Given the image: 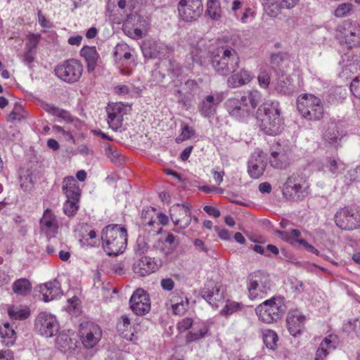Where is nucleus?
I'll return each mask as SVG.
<instances>
[{
	"label": "nucleus",
	"mask_w": 360,
	"mask_h": 360,
	"mask_svg": "<svg viewBox=\"0 0 360 360\" xmlns=\"http://www.w3.org/2000/svg\"><path fill=\"white\" fill-rule=\"evenodd\" d=\"M117 5L127 15L123 22L125 34L134 39L146 37L150 27V20L141 14L139 2L137 0H120Z\"/></svg>",
	"instance_id": "f257e3e1"
},
{
	"label": "nucleus",
	"mask_w": 360,
	"mask_h": 360,
	"mask_svg": "<svg viewBox=\"0 0 360 360\" xmlns=\"http://www.w3.org/2000/svg\"><path fill=\"white\" fill-rule=\"evenodd\" d=\"M257 125L265 134L275 136L282 131L284 120L278 102L268 101L259 106L256 112Z\"/></svg>",
	"instance_id": "f03ea898"
},
{
	"label": "nucleus",
	"mask_w": 360,
	"mask_h": 360,
	"mask_svg": "<svg viewBox=\"0 0 360 360\" xmlns=\"http://www.w3.org/2000/svg\"><path fill=\"white\" fill-rule=\"evenodd\" d=\"M259 91L252 89L246 91L238 98L228 99L225 103L229 114L240 121L245 120L257 107L262 100Z\"/></svg>",
	"instance_id": "7ed1b4c3"
},
{
	"label": "nucleus",
	"mask_w": 360,
	"mask_h": 360,
	"mask_svg": "<svg viewBox=\"0 0 360 360\" xmlns=\"http://www.w3.org/2000/svg\"><path fill=\"white\" fill-rule=\"evenodd\" d=\"M102 246L108 255H117L124 252L127 245V229L118 224L105 226L101 236Z\"/></svg>",
	"instance_id": "20e7f679"
},
{
	"label": "nucleus",
	"mask_w": 360,
	"mask_h": 360,
	"mask_svg": "<svg viewBox=\"0 0 360 360\" xmlns=\"http://www.w3.org/2000/svg\"><path fill=\"white\" fill-rule=\"evenodd\" d=\"M285 310L284 299L282 297H273L264 301L255 308V313L263 323L271 324L281 319Z\"/></svg>",
	"instance_id": "39448f33"
},
{
	"label": "nucleus",
	"mask_w": 360,
	"mask_h": 360,
	"mask_svg": "<svg viewBox=\"0 0 360 360\" xmlns=\"http://www.w3.org/2000/svg\"><path fill=\"white\" fill-rule=\"evenodd\" d=\"M239 58L236 52L230 47L224 46L217 49V53L212 60L215 70L222 75H228L238 68Z\"/></svg>",
	"instance_id": "423d86ee"
},
{
	"label": "nucleus",
	"mask_w": 360,
	"mask_h": 360,
	"mask_svg": "<svg viewBox=\"0 0 360 360\" xmlns=\"http://www.w3.org/2000/svg\"><path fill=\"white\" fill-rule=\"evenodd\" d=\"M176 329L179 334L188 331L185 335V341L191 343L203 338L207 334L210 327L207 322H194L193 319L186 317L177 323Z\"/></svg>",
	"instance_id": "0eeeda50"
},
{
	"label": "nucleus",
	"mask_w": 360,
	"mask_h": 360,
	"mask_svg": "<svg viewBox=\"0 0 360 360\" xmlns=\"http://www.w3.org/2000/svg\"><path fill=\"white\" fill-rule=\"evenodd\" d=\"M297 109L302 116L309 120H319L323 116V104L312 94H302L297 98Z\"/></svg>",
	"instance_id": "6e6552de"
},
{
	"label": "nucleus",
	"mask_w": 360,
	"mask_h": 360,
	"mask_svg": "<svg viewBox=\"0 0 360 360\" xmlns=\"http://www.w3.org/2000/svg\"><path fill=\"white\" fill-rule=\"evenodd\" d=\"M271 287L269 276L261 271L250 274L248 279L247 288L251 300L265 296Z\"/></svg>",
	"instance_id": "1a4fd4ad"
},
{
	"label": "nucleus",
	"mask_w": 360,
	"mask_h": 360,
	"mask_svg": "<svg viewBox=\"0 0 360 360\" xmlns=\"http://www.w3.org/2000/svg\"><path fill=\"white\" fill-rule=\"evenodd\" d=\"M202 297L214 308L224 304L229 297L226 287L219 282L207 281L201 290Z\"/></svg>",
	"instance_id": "9d476101"
},
{
	"label": "nucleus",
	"mask_w": 360,
	"mask_h": 360,
	"mask_svg": "<svg viewBox=\"0 0 360 360\" xmlns=\"http://www.w3.org/2000/svg\"><path fill=\"white\" fill-rule=\"evenodd\" d=\"M131 105L122 102L110 103L106 107L107 121L109 127L114 131L122 127L124 117L131 113Z\"/></svg>",
	"instance_id": "9b49d317"
},
{
	"label": "nucleus",
	"mask_w": 360,
	"mask_h": 360,
	"mask_svg": "<svg viewBox=\"0 0 360 360\" xmlns=\"http://www.w3.org/2000/svg\"><path fill=\"white\" fill-rule=\"evenodd\" d=\"M56 75L60 79L73 83L79 80L83 72L82 65L77 60H68L55 69Z\"/></svg>",
	"instance_id": "f8f14e48"
},
{
	"label": "nucleus",
	"mask_w": 360,
	"mask_h": 360,
	"mask_svg": "<svg viewBox=\"0 0 360 360\" xmlns=\"http://www.w3.org/2000/svg\"><path fill=\"white\" fill-rule=\"evenodd\" d=\"M79 338L84 347L87 349L94 347L102 337L100 326L92 322H84L80 324Z\"/></svg>",
	"instance_id": "ddd939ff"
},
{
	"label": "nucleus",
	"mask_w": 360,
	"mask_h": 360,
	"mask_svg": "<svg viewBox=\"0 0 360 360\" xmlns=\"http://www.w3.org/2000/svg\"><path fill=\"white\" fill-rule=\"evenodd\" d=\"M336 225L343 230H354L360 227V213L349 207L341 208L335 215Z\"/></svg>",
	"instance_id": "4468645a"
},
{
	"label": "nucleus",
	"mask_w": 360,
	"mask_h": 360,
	"mask_svg": "<svg viewBox=\"0 0 360 360\" xmlns=\"http://www.w3.org/2000/svg\"><path fill=\"white\" fill-rule=\"evenodd\" d=\"M201 0H181L178 5L180 18L186 22L196 20L202 13Z\"/></svg>",
	"instance_id": "2eb2a0df"
},
{
	"label": "nucleus",
	"mask_w": 360,
	"mask_h": 360,
	"mask_svg": "<svg viewBox=\"0 0 360 360\" xmlns=\"http://www.w3.org/2000/svg\"><path fill=\"white\" fill-rule=\"evenodd\" d=\"M49 110L53 114H55L57 116L60 117L67 121H70V124L68 127V131L64 130L61 127L59 126H55L53 129L55 131L60 133L62 135H63L67 140L74 141L73 135L77 134V130H82V129L84 127V124L78 120L71 119L70 114L68 113V112L65 110H60L56 108H51Z\"/></svg>",
	"instance_id": "dca6fc26"
},
{
	"label": "nucleus",
	"mask_w": 360,
	"mask_h": 360,
	"mask_svg": "<svg viewBox=\"0 0 360 360\" xmlns=\"http://www.w3.org/2000/svg\"><path fill=\"white\" fill-rule=\"evenodd\" d=\"M114 55L117 65L122 74L129 75L134 67V60L129 51V46L125 44H119L116 46Z\"/></svg>",
	"instance_id": "f3484780"
},
{
	"label": "nucleus",
	"mask_w": 360,
	"mask_h": 360,
	"mask_svg": "<svg viewBox=\"0 0 360 360\" xmlns=\"http://www.w3.org/2000/svg\"><path fill=\"white\" fill-rule=\"evenodd\" d=\"M35 326L40 334L47 338L55 335L59 330L56 318L46 312H42L38 315Z\"/></svg>",
	"instance_id": "a211bd4d"
},
{
	"label": "nucleus",
	"mask_w": 360,
	"mask_h": 360,
	"mask_svg": "<svg viewBox=\"0 0 360 360\" xmlns=\"http://www.w3.org/2000/svg\"><path fill=\"white\" fill-rule=\"evenodd\" d=\"M170 217L177 229L186 228L191 221V207L188 205L176 204L170 209Z\"/></svg>",
	"instance_id": "6ab92c4d"
},
{
	"label": "nucleus",
	"mask_w": 360,
	"mask_h": 360,
	"mask_svg": "<svg viewBox=\"0 0 360 360\" xmlns=\"http://www.w3.org/2000/svg\"><path fill=\"white\" fill-rule=\"evenodd\" d=\"M285 321L290 334L296 337L303 333L307 318L300 310L292 309L288 311Z\"/></svg>",
	"instance_id": "aec40b11"
},
{
	"label": "nucleus",
	"mask_w": 360,
	"mask_h": 360,
	"mask_svg": "<svg viewBox=\"0 0 360 360\" xmlns=\"http://www.w3.org/2000/svg\"><path fill=\"white\" fill-rule=\"evenodd\" d=\"M130 307L137 315H143L150 309V298L143 289H137L130 299Z\"/></svg>",
	"instance_id": "412c9836"
},
{
	"label": "nucleus",
	"mask_w": 360,
	"mask_h": 360,
	"mask_svg": "<svg viewBox=\"0 0 360 360\" xmlns=\"http://www.w3.org/2000/svg\"><path fill=\"white\" fill-rule=\"evenodd\" d=\"M266 167V155L260 150L255 151L250 157L248 172L251 178L258 179L263 175Z\"/></svg>",
	"instance_id": "4be33fe9"
},
{
	"label": "nucleus",
	"mask_w": 360,
	"mask_h": 360,
	"mask_svg": "<svg viewBox=\"0 0 360 360\" xmlns=\"http://www.w3.org/2000/svg\"><path fill=\"white\" fill-rule=\"evenodd\" d=\"M160 266L155 258L142 256L135 261L133 271L140 276H146L155 272Z\"/></svg>",
	"instance_id": "5701e85b"
},
{
	"label": "nucleus",
	"mask_w": 360,
	"mask_h": 360,
	"mask_svg": "<svg viewBox=\"0 0 360 360\" xmlns=\"http://www.w3.org/2000/svg\"><path fill=\"white\" fill-rule=\"evenodd\" d=\"M281 239L293 246H303L307 251L319 255V251L314 246L309 244L301 238V232L297 229H292L290 231L277 232Z\"/></svg>",
	"instance_id": "b1692460"
},
{
	"label": "nucleus",
	"mask_w": 360,
	"mask_h": 360,
	"mask_svg": "<svg viewBox=\"0 0 360 360\" xmlns=\"http://www.w3.org/2000/svg\"><path fill=\"white\" fill-rule=\"evenodd\" d=\"M222 94H216L215 95H209L205 97L199 106L200 114L207 117L214 115L219 103L223 101Z\"/></svg>",
	"instance_id": "393cba45"
},
{
	"label": "nucleus",
	"mask_w": 360,
	"mask_h": 360,
	"mask_svg": "<svg viewBox=\"0 0 360 360\" xmlns=\"http://www.w3.org/2000/svg\"><path fill=\"white\" fill-rule=\"evenodd\" d=\"M40 226L47 236H55L58 230V222L56 215L50 209H46L40 220Z\"/></svg>",
	"instance_id": "a878e982"
},
{
	"label": "nucleus",
	"mask_w": 360,
	"mask_h": 360,
	"mask_svg": "<svg viewBox=\"0 0 360 360\" xmlns=\"http://www.w3.org/2000/svg\"><path fill=\"white\" fill-rule=\"evenodd\" d=\"M342 32L345 41L349 47L358 46L360 44V25L356 22H346Z\"/></svg>",
	"instance_id": "bb28decb"
},
{
	"label": "nucleus",
	"mask_w": 360,
	"mask_h": 360,
	"mask_svg": "<svg viewBox=\"0 0 360 360\" xmlns=\"http://www.w3.org/2000/svg\"><path fill=\"white\" fill-rule=\"evenodd\" d=\"M237 68H234V71L231 72L232 75L228 79L229 86L233 88L247 84L250 83L254 77L250 71L245 68L240 70Z\"/></svg>",
	"instance_id": "cd10ccee"
},
{
	"label": "nucleus",
	"mask_w": 360,
	"mask_h": 360,
	"mask_svg": "<svg viewBox=\"0 0 360 360\" xmlns=\"http://www.w3.org/2000/svg\"><path fill=\"white\" fill-rule=\"evenodd\" d=\"M39 291L44 302L51 301L62 294L60 283L54 280L39 286Z\"/></svg>",
	"instance_id": "c85d7f7f"
},
{
	"label": "nucleus",
	"mask_w": 360,
	"mask_h": 360,
	"mask_svg": "<svg viewBox=\"0 0 360 360\" xmlns=\"http://www.w3.org/2000/svg\"><path fill=\"white\" fill-rule=\"evenodd\" d=\"M335 340L336 337L332 335L326 337L316 352L314 360H325L330 352L335 349Z\"/></svg>",
	"instance_id": "c756f323"
},
{
	"label": "nucleus",
	"mask_w": 360,
	"mask_h": 360,
	"mask_svg": "<svg viewBox=\"0 0 360 360\" xmlns=\"http://www.w3.org/2000/svg\"><path fill=\"white\" fill-rule=\"evenodd\" d=\"M63 191L67 198L79 199L81 189L76 181L72 176H68L63 179Z\"/></svg>",
	"instance_id": "7c9ffc66"
},
{
	"label": "nucleus",
	"mask_w": 360,
	"mask_h": 360,
	"mask_svg": "<svg viewBox=\"0 0 360 360\" xmlns=\"http://www.w3.org/2000/svg\"><path fill=\"white\" fill-rule=\"evenodd\" d=\"M291 58V56L287 53L274 54L270 60L271 67L283 72L290 67Z\"/></svg>",
	"instance_id": "2f4dec72"
},
{
	"label": "nucleus",
	"mask_w": 360,
	"mask_h": 360,
	"mask_svg": "<svg viewBox=\"0 0 360 360\" xmlns=\"http://www.w3.org/2000/svg\"><path fill=\"white\" fill-rule=\"evenodd\" d=\"M172 312L175 315L182 316L188 310L189 302L187 297L174 295L170 299Z\"/></svg>",
	"instance_id": "473e14b6"
},
{
	"label": "nucleus",
	"mask_w": 360,
	"mask_h": 360,
	"mask_svg": "<svg viewBox=\"0 0 360 360\" xmlns=\"http://www.w3.org/2000/svg\"><path fill=\"white\" fill-rule=\"evenodd\" d=\"M80 54L86 63L88 71L94 70L99 56L95 46H84L81 49Z\"/></svg>",
	"instance_id": "72a5a7b5"
},
{
	"label": "nucleus",
	"mask_w": 360,
	"mask_h": 360,
	"mask_svg": "<svg viewBox=\"0 0 360 360\" xmlns=\"http://www.w3.org/2000/svg\"><path fill=\"white\" fill-rule=\"evenodd\" d=\"M7 311L9 317L15 320H25L30 315V309L27 306H8Z\"/></svg>",
	"instance_id": "f704fd0d"
},
{
	"label": "nucleus",
	"mask_w": 360,
	"mask_h": 360,
	"mask_svg": "<svg viewBox=\"0 0 360 360\" xmlns=\"http://www.w3.org/2000/svg\"><path fill=\"white\" fill-rule=\"evenodd\" d=\"M0 336L6 346L13 345L16 340V333L8 323L0 326Z\"/></svg>",
	"instance_id": "c9c22d12"
},
{
	"label": "nucleus",
	"mask_w": 360,
	"mask_h": 360,
	"mask_svg": "<svg viewBox=\"0 0 360 360\" xmlns=\"http://www.w3.org/2000/svg\"><path fill=\"white\" fill-rule=\"evenodd\" d=\"M117 328L122 337L129 340H133L134 333L131 332L130 320L127 316H121L117 324Z\"/></svg>",
	"instance_id": "e433bc0d"
},
{
	"label": "nucleus",
	"mask_w": 360,
	"mask_h": 360,
	"mask_svg": "<svg viewBox=\"0 0 360 360\" xmlns=\"http://www.w3.org/2000/svg\"><path fill=\"white\" fill-rule=\"evenodd\" d=\"M270 164L275 168H285L290 162L289 156L281 152H273L271 155Z\"/></svg>",
	"instance_id": "4c0bfd02"
},
{
	"label": "nucleus",
	"mask_w": 360,
	"mask_h": 360,
	"mask_svg": "<svg viewBox=\"0 0 360 360\" xmlns=\"http://www.w3.org/2000/svg\"><path fill=\"white\" fill-rule=\"evenodd\" d=\"M224 303L225 305L219 312L221 316L232 315L234 313L242 311L244 308V305L241 302L231 300L229 297Z\"/></svg>",
	"instance_id": "58836bf2"
},
{
	"label": "nucleus",
	"mask_w": 360,
	"mask_h": 360,
	"mask_svg": "<svg viewBox=\"0 0 360 360\" xmlns=\"http://www.w3.org/2000/svg\"><path fill=\"white\" fill-rule=\"evenodd\" d=\"M79 241L83 246L96 247L99 245L100 238L94 230L90 229L82 235Z\"/></svg>",
	"instance_id": "ea45409f"
},
{
	"label": "nucleus",
	"mask_w": 360,
	"mask_h": 360,
	"mask_svg": "<svg viewBox=\"0 0 360 360\" xmlns=\"http://www.w3.org/2000/svg\"><path fill=\"white\" fill-rule=\"evenodd\" d=\"M206 13L213 20H219L222 10L219 0H208L207 2Z\"/></svg>",
	"instance_id": "a19ab883"
},
{
	"label": "nucleus",
	"mask_w": 360,
	"mask_h": 360,
	"mask_svg": "<svg viewBox=\"0 0 360 360\" xmlns=\"http://www.w3.org/2000/svg\"><path fill=\"white\" fill-rule=\"evenodd\" d=\"M262 338L264 343L265 344L267 348L273 350L277 348L278 336L274 330L271 329L263 330Z\"/></svg>",
	"instance_id": "79ce46f5"
},
{
	"label": "nucleus",
	"mask_w": 360,
	"mask_h": 360,
	"mask_svg": "<svg viewBox=\"0 0 360 360\" xmlns=\"http://www.w3.org/2000/svg\"><path fill=\"white\" fill-rule=\"evenodd\" d=\"M263 4L266 13L271 17H276L284 8L278 0H263Z\"/></svg>",
	"instance_id": "37998d69"
},
{
	"label": "nucleus",
	"mask_w": 360,
	"mask_h": 360,
	"mask_svg": "<svg viewBox=\"0 0 360 360\" xmlns=\"http://www.w3.org/2000/svg\"><path fill=\"white\" fill-rule=\"evenodd\" d=\"M275 89L277 91L285 94L290 93L292 90L291 79L282 74L277 79Z\"/></svg>",
	"instance_id": "c03bdc74"
},
{
	"label": "nucleus",
	"mask_w": 360,
	"mask_h": 360,
	"mask_svg": "<svg viewBox=\"0 0 360 360\" xmlns=\"http://www.w3.org/2000/svg\"><path fill=\"white\" fill-rule=\"evenodd\" d=\"M30 290V283L28 280L25 278L18 279L13 284V290L18 295H26Z\"/></svg>",
	"instance_id": "a18cd8bd"
},
{
	"label": "nucleus",
	"mask_w": 360,
	"mask_h": 360,
	"mask_svg": "<svg viewBox=\"0 0 360 360\" xmlns=\"http://www.w3.org/2000/svg\"><path fill=\"white\" fill-rule=\"evenodd\" d=\"M79 199L67 198L63 205L64 213L68 217L74 216L79 209Z\"/></svg>",
	"instance_id": "49530a36"
},
{
	"label": "nucleus",
	"mask_w": 360,
	"mask_h": 360,
	"mask_svg": "<svg viewBox=\"0 0 360 360\" xmlns=\"http://www.w3.org/2000/svg\"><path fill=\"white\" fill-rule=\"evenodd\" d=\"M41 39V34L29 33L25 37V50L36 51V49Z\"/></svg>",
	"instance_id": "de8ad7c7"
},
{
	"label": "nucleus",
	"mask_w": 360,
	"mask_h": 360,
	"mask_svg": "<svg viewBox=\"0 0 360 360\" xmlns=\"http://www.w3.org/2000/svg\"><path fill=\"white\" fill-rule=\"evenodd\" d=\"M181 129V134L176 139V141L178 143H181L187 139H189L195 134V130L193 129V128L189 127L187 124H182Z\"/></svg>",
	"instance_id": "09e8293b"
},
{
	"label": "nucleus",
	"mask_w": 360,
	"mask_h": 360,
	"mask_svg": "<svg viewBox=\"0 0 360 360\" xmlns=\"http://www.w3.org/2000/svg\"><path fill=\"white\" fill-rule=\"evenodd\" d=\"M258 82L262 88H267L270 83V75L266 66L261 67L257 77Z\"/></svg>",
	"instance_id": "8fccbe9b"
},
{
	"label": "nucleus",
	"mask_w": 360,
	"mask_h": 360,
	"mask_svg": "<svg viewBox=\"0 0 360 360\" xmlns=\"http://www.w3.org/2000/svg\"><path fill=\"white\" fill-rule=\"evenodd\" d=\"M27 117V111L21 105H15L9 115L11 120L20 121Z\"/></svg>",
	"instance_id": "3c124183"
},
{
	"label": "nucleus",
	"mask_w": 360,
	"mask_h": 360,
	"mask_svg": "<svg viewBox=\"0 0 360 360\" xmlns=\"http://www.w3.org/2000/svg\"><path fill=\"white\" fill-rule=\"evenodd\" d=\"M353 5L350 3L340 4L335 10L334 15L338 18H343L347 15L352 10Z\"/></svg>",
	"instance_id": "603ef678"
},
{
	"label": "nucleus",
	"mask_w": 360,
	"mask_h": 360,
	"mask_svg": "<svg viewBox=\"0 0 360 360\" xmlns=\"http://www.w3.org/2000/svg\"><path fill=\"white\" fill-rule=\"evenodd\" d=\"M151 43L150 41H144L141 46V49L145 56L150 58L157 57L158 53L156 52L155 48L157 46L156 43H153V47H151Z\"/></svg>",
	"instance_id": "864d4df0"
},
{
	"label": "nucleus",
	"mask_w": 360,
	"mask_h": 360,
	"mask_svg": "<svg viewBox=\"0 0 360 360\" xmlns=\"http://www.w3.org/2000/svg\"><path fill=\"white\" fill-rule=\"evenodd\" d=\"M69 342H72L71 339L64 334H60L56 338V344L58 348L63 352L71 349L72 347L70 346Z\"/></svg>",
	"instance_id": "5fc2aeb1"
},
{
	"label": "nucleus",
	"mask_w": 360,
	"mask_h": 360,
	"mask_svg": "<svg viewBox=\"0 0 360 360\" xmlns=\"http://www.w3.org/2000/svg\"><path fill=\"white\" fill-rule=\"evenodd\" d=\"M350 90L352 94L360 99V77L354 78L350 84Z\"/></svg>",
	"instance_id": "6e6d98bb"
},
{
	"label": "nucleus",
	"mask_w": 360,
	"mask_h": 360,
	"mask_svg": "<svg viewBox=\"0 0 360 360\" xmlns=\"http://www.w3.org/2000/svg\"><path fill=\"white\" fill-rule=\"evenodd\" d=\"M255 18V11L253 9L250 8H247L243 13L242 14V16L240 18V20L243 22L246 23L248 22H250L253 18Z\"/></svg>",
	"instance_id": "4d7b16f0"
},
{
	"label": "nucleus",
	"mask_w": 360,
	"mask_h": 360,
	"mask_svg": "<svg viewBox=\"0 0 360 360\" xmlns=\"http://www.w3.org/2000/svg\"><path fill=\"white\" fill-rule=\"evenodd\" d=\"M156 220L158 221V222L162 225H165L169 221V218L167 215L162 214V213H158L156 215V219L155 220H150L148 222H147L150 226H153L156 223Z\"/></svg>",
	"instance_id": "13d9d810"
},
{
	"label": "nucleus",
	"mask_w": 360,
	"mask_h": 360,
	"mask_svg": "<svg viewBox=\"0 0 360 360\" xmlns=\"http://www.w3.org/2000/svg\"><path fill=\"white\" fill-rule=\"evenodd\" d=\"M199 190L205 193H210L212 192H216L220 194L224 193V190L221 188H219L214 186H202L199 187Z\"/></svg>",
	"instance_id": "bf43d9fd"
},
{
	"label": "nucleus",
	"mask_w": 360,
	"mask_h": 360,
	"mask_svg": "<svg viewBox=\"0 0 360 360\" xmlns=\"http://www.w3.org/2000/svg\"><path fill=\"white\" fill-rule=\"evenodd\" d=\"M198 84L195 80H188L184 84V90L188 93L194 92L198 89Z\"/></svg>",
	"instance_id": "052dcab7"
},
{
	"label": "nucleus",
	"mask_w": 360,
	"mask_h": 360,
	"mask_svg": "<svg viewBox=\"0 0 360 360\" xmlns=\"http://www.w3.org/2000/svg\"><path fill=\"white\" fill-rule=\"evenodd\" d=\"M38 18L40 25L44 28H51L52 27L51 22L47 20L41 11L38 12Z\"/></svg>",
	"instance_id": "680f3d73"
},
{
	"label": "nucleus",
	"mask_w": 360,
	"mask_h": 360,
	"mask_svg": "<svg viewBox=\"0 0 360 360\" xmlns=\"http://www.w3.org/2000/svg\"><path fill=\"white\" fill-rule=\"evenodd\" d=\"M215 231L221 239L225 240H230L231 233L227 229L215 227Z\"/></svg>",
	"instance_id": "e2e57ef3"
},
{
	"label": "nucleus",
	"mask_w": 360,
	"mask_h": 360,
	"mask_svg": "<svg viewBox=\"0 0 360 360\" xmlns=\"http://www.w3.org/2000/svg\"><path fill=\"white\" fill-rule=\"evenodd\" d=\"M204 211L210 216L217 218L220 216V212L214 207L206 205L204 207Z\"/></svg>",
	"instance_id": "0e129e2a"
},
{
	"label": "nucleus",
	"mask_w": 360,
	"mask_h": 360,
	"mask_svg": "<svg viewBox=\"0 0 360 360\" xmlns=\"http://www.w3.org/2000/svg\"><path fill=\"white\" fill-rule=\"evenodd\" d=\"M13 352L10 349L0 350V360H14Z\"/></svg>",
	"instance_id": "69168bd1"
},
{
	"label": "nucleus",
	"mask_w": 360,
	"mask_h": 360,
	"mask_svg": "<svg viewBox=\"0 0 360 360\" xmlns=\"http://www.w3.org/2000/svg\"><path fill=\"white\" fill-rule=\"evenodd\" d=\"M161 286L166 290H171L174 286V283L172 278H163L161 281Z\"/></svg>",
	"instance_id": "338daca9"
},
{
	"label": "nucleus",
	"mask_w": 360,
	"mask_h": 360,
	"mask_svg": "<svg viewBox=\"0 0 360 360\" xmlns=\"http://www.w3.org/2000/svg\"><path fill=\"white\" fill-rule=\"evenodd\" d=\"M36 51L32 50H25L24 53V60L28 63H31L34 58Z\"/></svg>",
	"instance_id": "774afa93"
}]
</instances>
